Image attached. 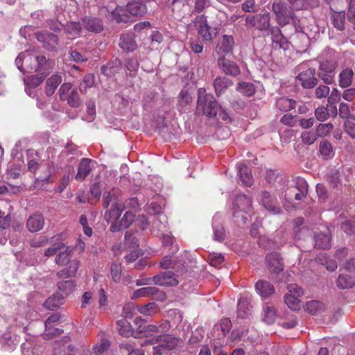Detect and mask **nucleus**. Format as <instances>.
I'll return each instance as SVG.
<instances>
[{
  "label": "nucleus",
  "mask_w": 355,
  "mask_h": 355,
  "mask_svg": "<svg viewBox=\"0 0 355 355\" xmlns=\"http://www.w3.org/2000/svg\"><path fill=\"white\" fill-rule=\"evenodd\" d=\"M68 104L73 107H78L80 105V100L76 89H73L69 95L66 97Z\"/></svg>",
  "instance_id": "obj_53"
},
{
  "label": "nucleus",
  "mask_w": 355,
  "mask_h": 355,
  "mask_svg": "<svg viewBox=\"0 0 355 355\" xmlns=\"http://www.w3.org/2000/svg\"><path fill=\"white\" fill-rule=\"evenodd\" d=\"M135 324L137 325L135 331V338H150L156 336L157 334H164L169 331L171 327V322L167 320H162L158 324H144L142 320L140 318H137L135 320Z\"/></svg>",
  "instance_id": "obj_1"
},
{
  "label": "nucleus",
  "mask_w": 355,
  "mask_h": 355,
  "mask_svg": "<svg viewBox=\"0 0 355 355\" xmlns=\"http://www.w3.org/2000/svg\"><path fill=\"white\" fill-rule=\"evenodd\" d=\"M194 26L199 35L206 41L212 40L211 27L209 26L207 17L205 15H198L194 19Z\"/></svg>",
  "instance_id": "obj_10"
},
{
  "label": "nucleus",
  "mask_w": 355,
  "mask_h": 355,
  "mask_svg": "<svg viewBox=\"0 0 355 355\" xmlns=\"http://www.w3.org/2000/svg\"><path fill=\"white\" fill-rule=\"evenodd\" d=\"M272 10L275 15L277 23L284 26L288 24L293 17V12L290 10L284 1L275 0L272 3Z\"/></svg>",
  "instance_id": "obj_6"
},
{
  "label": "nucleus",
  "mask_w": 355,
  "mask_h": 355,
  "mask_svg": "<svg viewBox=\"0 0 355 355\" xmlns=\"http://www.w3.org/2000/svg\"><path fill=\"white\" fill-rule=\"evenodd\" d=\"M326 309V305L317 300L308 302L306 304V311L312 315H318L324 312Z\"/></svg>",
  "instance_id": "obj_37"
},
{
  "label": "nucleus",
  "mask_w": 355,
  "mask_h": 355,
  "mask_svg": "<svg viewBox=\"0 0 355 355\" xmlns=\"http://www.w3.org/2000/svg\"><path fill=\"white\" fill-rule=\"evenodd\" d=\"M38 41L43 43V47L49 51H56L58 46V37L53 33H40L37 34Z\"/></svg>",
  "instance_id": "obj_16"
},
{
  "label": "nucleus",
  "mask_w": 355,
  "mask_h": 355,
  "mask_svg": "<svg viewBox=\"0 0 355 355\" xmlns=\"http://www.w3.org/2000/svg\"><path fill=\"white\" fill-rule=\"evenodd\" d=\"M252 208V200L246 195H238L233 202L232 210L233 216L239 217L240 211L250 212Z\"/></svg>",
  "instance_id": "obj_8"
},
{
  "label": "nucleus",
  "mask_w": 355,
  "mask_h": 355,
  "mask_svg": "<svg viewBox=\"0 0 355 355\" xmlns=\"http://www.w3.org/2000/svg\"><path fill=\"white\" fill-rule=\"evenodd\" d=\"M151 295H157L156 299L161 301H163L166 298L165 293L160 291L157 287L148 286L136 290L133 293L131 299L136 300L140 297H147Z\"/></svg>",
  "instance_id": "obj_12"
},
{
  "label": "nucleus",
  "mask_w": 355,
  "mask_h": 355,
  "mask_svg": "<svg viewBox=\"0 0 355 355\" xmlns=\"http://www.w3.org/2000/svg\"><path fill=\"white\" fill-rule=\"evenodd\" d=\"M31 59L32 57L28 51L19 53L15 60L17 68L22 72H30V70H27V67H30L29 62Z\"/></svg>",
  "instance_id": "obj_30"
},
{
  "label": "nucleus",
  "mask_w": 355,
  "mask_h": 355,
  "mask_svg": "<svg viewBox=\"0 0 355 355\" xmlns=\"http://www.w3.org/2000/svg\"><path fill=\"white\" fill-rule=\"evenodd\" d=\"M193 13H201L211 5V0H193Z\"/></svg>",
  "instance_id": "obj_52"
},
{
  "label": "nucleus",
  "mask_w": 355,
  "mask_h": 355,
  "mask_svg": "<svg viewBox=\"0 0 355 355\" xmlns=\"http://www.w3.org/2000/svg\"><path fill=\"white\" fill-rule=\"evenodd\" d=\"M234 44V40L232 35H224L219 40L216 46V53L220 56H225L232 53Z\"/></svg>",
  "instance_id": "obj_14"
},
{
  "label": "nucleus",
  "mask_w": 355,
  "mask_h": 355,
  "mask_svg": "<svg viewBox=\"0 0 355 355\" xmlns=\"http://www.w3.org/2000/svg\"><path fill=\"white\" fill-rule=\"evenodd\" d=\"M318 138L316 132L311 131H304L301 134V139L304 144L306 145L313 144Z\"/></svg>",
  "instance_id": "obj_49"
},
{
  "label": "nucleus",
  "mask_w": 355,
  "mask_h": 355,
  "mask_svg": "<svg viewBox=\"0 0 355 355\" xmlns=\"http://www.w3.org/2000/svg\"><path fill=\"white\" fill-rule=\"evenodd\" d=\"M309 63L302 62L298 64L295 69L299 72L297 79L300 82L304 89H312L318 85V80L315 77V68L309 67Z\"/></svg>",
  "instance_id": "obj_4"
},
{
  "label": "nucleus",
  "mask_w": 355,
  "mask_h": 355,
  "mask_svg": "<svg viewBox=\"0 0 355 355\" xmlns=\"http://www.w3.org/2000/svg\"><path fill=\"white\" fill-rule=\"evenodd\" d=\"M270 14L265 11L254 15H248L245 17V26L248 28H254L261 32L269 35L270 28Z\"/></svg>",
  "instance_id": "obj_5"
},
{
  "label": "nucleus",
  "mask_w": 355,
  "mask_h": 355,
  "mask_svg": "<svg viewBox=\"0 0 355 355\" xmlns=\"http://www.w3.org/2000/svg\"><path fill=\"white\" fill-rule=\"evenodd\" d=\"M266 262L268 270L272 272L278 274L283 270L284 265L280 254L276 252L267 254Z\"/></svg>",
  "instance_id": "obj_17"
},
{
  "label": "nucleus",
  "mask_w": 355,
  "mask_h": 355,
  "mask_svg": "<svg viewBox=\"0 0 355 355\" xmlns=\"http://www.w3.org/2000/svg\"><path fill=\"white\" fill-rule=\"evenodd\" d=\"M95 83V77L92 73L85 76L83 80L80 84V91L85 93L88 88L92 87Z\"/></svg>",
  "instance_id": "obj_45"
},
{
  "label": "nucleus",
  "mask_w": 355,
  "mask_h": 355,
  "mask_svg": "<svg viewBox=\"0 0 355 355\" xmlns=\"http://www.w3.org/2000/svg\"><path fill=\"white\" fill-rule=\"evenodd\" d=\"M331 246V239L328 233L315 234V247L318 249H328Z\"/></svg>",
  "instance_id": "obj_36"
},
{
  "label": "nucleus",
  "mask_w": 355,
  "mask_h": 355,
  "mask_svg": "<svg viewBox=\"0 0 355 355\" xmlns=\"http://www.w3.org/2000/svg\"><path fill=\"white\" fill-rule=\"evenodd\" d=\"M138 311L144 315H150L155 313L157 304L155 302H150L146 305L137 306Z\"/></svg>",
  "instance_id": "obj_56"
},
{
  "label": "nucleus",
  "mask_w": 355,
  "mask_h": 355,
  "mask_svg": "<svg viewBox=\"0 0 355 355\" xmlns=\"http://www.w3.org/2000/svg\"><path fill=\"white\" fill-rule=\"evenodd\" d=\"M237 313L241 318H245L250 314V305L246 299L239 300Z\"/></svg>",
  "instance_id": "obj_42"
},
{
  "label": "nucleus",
  "mask_w": 355,
  "mask_h": 355,
  "mask_svg": "<svg viewBox=\"0 0 355 355\" xmlns=\"http://www.w3.org/2000/svg\"><path fill=\"white\" fill-rule=\"evenodd\" d=\"M231 327V320L227 318H223L219 324L215 326V327L220 329L223 336H225L230 331Z\"/></svg>",
  "instance_id": "obj_61"
},
{
  "label": "nucleus",
  "mask_w": 355,
  "mask_h": 355,
  "mask_svg": "<svg viewBox=\"0 0 355 355\" xmlns=\"http://www.w3.org/2000/svg\"><path fill=\"white\" fill-rule=\"evenodd\" d=\"M354 71L351 68L343 69L339 74V85L345 88L351 85L353 80Z\"/></svg>",
  "instance_id": "obj_35"
},
{
  "label": "nucleus",
  "mask_w": 355,
  "mask_h": 355,
  "mask_svg": "<svg viewBox=\"0 0 355 355\" xmlns=\"http://www.w3.org/2000/svg\"><path fill=\"white\" fill-rule=\"evenodd\" d=\"M349 4L347 17L349 21L355 24V0H347Z\"/></svg>",
  "instance_id": "obj_64"
},
{
  "label": "nucleus",
  "mask_w": 355,
  "mask_h": 355,
  "mask_svg": "<svg viewBox=\"0 0 355 355\" xmlns=\"http://www.w3.org/2000/svg\"><path fill=\"white\" fill-rule=\"evenodd\" d=\"M329 92L330 89L327 85H320L315 89V97L318 99L326 98L329 96Z\"/></svg>",
  "instance_id": "obj_60"
},
{
  "label": "nucleus",
  "mask_w": 355,
  "mask_h": 355,
  "mask_svg": "<svg viewBox=\"0 0 355 355\" xmlns=\"http://www.w3.org/2000/svg\"><path fill=\"white\" fill-rule=\"evenodd\" d=\"M51 239L52 246L44 251V255L48 257L55 255L58 250H60L65 245L63 242L59 241L58 237H53Z\"/></svg>",
  "instance_id": "obj_43"
},
{
  "label": "nucleus",
  "mask_w": 355,
  "mask_h": 355,
  "mask_svg": "<svg viewBox=\"0 0 355 355\" xmlns=\"http://www.w3.org/2000/svg\"><path fill=\"white\" fill-rule=\"evenodd\" d=\"M72 253L73 248L71 246L67 247L64 250H60L55 257V263L59 266L69 265L72 261L71 259Z\"/></svg>",
  "instance_id": "obj_34"
},
{
  "label": "nucleus",
  "mask_w": 355,
  "mask_h": 355,
  "mask_svg": "<svg viewBox=\"0 0 355 355\" xmlns=\"http://www.w3.org/2000/svg\"><path fill=\"white\" fill-rule=\"evenodd\" d=\"M236 90L245 96H252L255 94L254 85L248 82H240L236 86Z\"/></svg>",
  "instance_id": "obj_40"
},
{
  "label": "nucleus",
  "mask_w": 355,
  "mask_h": 355,
  "mask_svg": "<svg viewBox=\"0 0 355 355\" xmlns=\"http://www.w3.org/2000/svg\"><path fill=\"white\" fill-rule=\"evenodd\" d=\"M257 293L263 298H267L275 293V288L269 282L259 280L255 285Z\"/></svg>",
  "instance_id": "obj_26"
},
{
  "label": "nucleus",
  "mask_w": 355,
  "mask_h": 355,
  "mask_svg": "<svg viewBox=\"0 0 355 355\" xmlns=\"http://www.w3.org/2000/svg\"><path fill=\"white\" fill-rule=\"evenodd\" d=\"M180 339L171 335L159 334L156 336L153 337L150 340H146L145 344H150L153 345L155 343H160L162 347L166 349L167 351H171L174 349L179 344Z\"/></svg>",
  "instance_id": "obj_7"
},
{
  "label": "nucleus",
  "mask_w": 355,
  "mask_h": 355,
  "mask_svg": "<svg viewBox=\"0 0 355 355\" xmlns=\"http://www.w3.org/2000/svg\"><path fill=\"white\" fill-rule=\"evenodd\" d=\"M62 81V78L59 74H53L50 78H49L46 82V94L49 96H52Z\"/></svg>",
  "instance_id": "obj_29"
},
{
  "label": "nucleus",
  "mask_w": 355,
  "mask_h": 355,
  "mask_svg": "<svg viewBox=\"0 0 355 355\" xmlns=\"http://www.w3.org/2000/svg\"><path fill=\"white\" fill-rule=\"evenodd\" d=\"M79 265L80 261L78 260L73 259L70 261L67 268H64L57 272V277L60 279L74 277L78 272Z\"/></svg>",
  "instance_id": "obj_20"
},
{
  "label": "nucleus",
  "mask_w": 355,
  "mask_h": 355,
  "mask_svg": "<svg viewBox=\"0 0 355 355\" xmlns=\"http://www.w3.org/2000/svg\"><path fill=\"white\" fill-rule=\"evenodd\" d=\"M116 325L118 327V330L119 334L123 336H135V331L132 330V327L130 323L126 319L119 320L116 322Z\"/></svg>",
  "instance_id": "obj_38"
},
{
  "label": "nucleus",
  "mask_w": 355,
  "mask_h": 355,
  "mask_svg": "<svg viewBox=\"0 0 355 355\" xmlns=\"http://www.w3.org/2000/svg\"><path fill=\"white\" fill-rule=\"evenodd\" d=\"M84 28L90 32L101 33L103 30V26L101 19L95 17H85L83 20Z\"/></svg>",
  "instance_id": "obj_25"
},
{
  "label": "nucleus",
  "mask_w": 355,
  "mask_h": 355,
  "mask_svg": "<svg viewBox=\"0 0 355 355\" xmlns=\"http://www.w3.org/2000/svg\"><path fill=\"white\" fill-rule=\"evenodd\" d=\"M295 101L286 97L279 98L276 101L277 107L282 112H287L295 108Z\"/></svg>",
  "instance_id": "obj_39"
},
{
  "label": "nucleus",
  "mask_w": 355,
  "mask_h": 355,
  "mask_svg": "<svg viewBox=\"0 0 355 355\" xmlns=\"http://www.w3.org/2000/svg\"><path fill=\"white\" fill-rule=\"evenodd\" d=\"M238 168L242 183L248 187H251L254 182L251 169L245 165L238 166Z\"/></svg>",
  "instance_id": "obj_32"
},
{
  "label": "nucleus",
  "mask_w": 355,
  "mask_h": 355,
  "mask_svg": "<svg viewBox=\"0 0 355 355\" xmlns=\"http://www.w3.org/2000/svg\"><path fill=\"white\" fill-rule=\"evenodd\" d=\"M334 125L331 123H320L315 132L318 137L327 135L333 129Z\"/></svg>",
  "instance_id": "obj_55"
},
{
  "label": "nucleus",
  "mask_w": 355,
  "mask_h": 355,
  "mask_svg": "<svg viewBox=\"0 0 355 355\" xmlns=\"http://www.w3.org/2000/svg\"><path fill=\"white\" fill-rule=\"evenodd\" d=\"M120 352L122 355H144V351L137 347L135 343L128 341L121 344Z\"/></svg>",
  "instance_id": "obj_27"
},
{
  "label": "nucleus",
  "mask_w": 355,
  "mask_h": 355,
  "mask_svg": "<svg viewBox=\"0 0 355 355\" xmlns=\"http://www.w3.org/2000/svg\"><path fill=\"white\" fill-rule=\"evenodd\" d=\"M341 230L348 235L355 234V220H347L340 225Z\"/></svg>",
  "instance_id": "obj_58"
},
{
  "label": "nucleus",
  "mask_w": 355,
  "mask_h": 355,
  "mask_svg": "<svg viewBox=\"0 0 355 355\" xmlns=\"http://www.w3.org/2000/svg\"><path fill=\"white\" fill-rule=\"evenodd\" d=\"M336 285L341 289H345L352 287L354 285L351 277L348 275H340L336 280Z\"/></svg>",
  "instance_id": "obj_47"
},
{
  "label": "nucleus",
  "mask_w": 355,
  "mask_h": 355,
  "mask_svg": "<svg viewBox=\"0 0 355 355\" xmlns=\"http://www.w3.org/2000/svg\"><path fill=\"white\" fill-rule=\"evenodd\" d=\"M64 32L68 39L73 40L78 37L82 30V26L79 22H71L63 26Z\"/></svg>",
  "instance_id": "obj_33"
},
{
  "label": "nucleus",
  "mask_w": 355,
  "mask_h": 355,
  "mask_svg": "<svg viewBox=\"0 0 355 355\" xmlns=\"http://www.w3.org/2000/svg\"><path fill=\"white\" fill-rule=\"evenodd\" d=\"M300 297L291 296V294H286L284 296V301L289 309L296 311L300 308Z\"/></svg>",
  "instance_id": "obj_46"
},
{
  "label": "nucleus",
  "mask_w": 355,
  "mask_h": 355,
  "mask_svg": "<svg viewBox=\"0 0 355 355\" xmlns=\"http://www.w3.org/2000/svg\"><path fill=\"white\" fill-rule=\"evenodd\" d=\"M331 22L335 28L342 31L345 28V13L342 12H334L331 17Z\"/></svg>",
  "instance_id": "obj_41"
},
{
  "label": "nucleus",
  "mask_w": 355,
  "mask_h": 355,
  "mask_svg": "<svg viewBox=\"0 0 355 355\" xmlns=\"http://www.w3.org/2000/svg\"><path fill=\"white\" fill-rule=\"evenodd\" d=\"M121 271H122V270H121V263H119L116 261H114L112 263L111 266H110V272H111V275H112V279L115 282H118L120 281L121 276Z\"/></svg>",
  "instance_id": "obj_51"
},
{
  "label": "nucleus",
  "mask_w": 355,
  "mask_h": 355,
  "mask_svg": "<svg viewBox=\"0 0 355 355\" xmlns=\"http://www.w3.org/2000/svg\"><path fill=\"white\" fill-rule=\"evenodd\" d=\"M217 64L220 69L227 76L236 77L241 73L239 66L234 61L220 56L217 60Z\"/></svg>",
  "instance_id": "obj_9"
},
{
  "label": "nucleus",
  "mask_w": 355,
  "mask_h": 355,
  "mask_svg": "<svg viewBox=\"0 0 355 355\" xmlns=\"http://www.w3.org/2000/svg\"><path fill=\"white\" fill-rule=\"evenodd\" d=\"M269 34L271 35L272 46L275 49H283L285 51L289 48V42L284 36L279 27H272Z\"/></svg>",
  "instance_id": "obj_13"
},
{
  "label": "nucleus",
  "mask_w": 355,
  "mask_h": 355,
  "mask_svg": "<svg viewBox=\"0 0 355 355\" xmlns=\"http://www.w3.org/2000/svg\"><path fill=\"white\" fill-rule=\"evenodd\" d=\"M288 293L291 294V296L300 297L303 295L304 292L301 287L296 284H290L287 286Z\"/></svg>",
  "instance_id": "obj_63"
},
{
  "label": "nucleus",
  "mask_w": 355,
  "mask_h": 355,
  "mask_svg": "<svg viewBox=\"0 0 355 355\" xmlns=\"http://www.w3.org/2000/svg\"><path fill=\"white\" fill-rule=\"evenodd\" d=\"M45 79L43 73L29 76L26 80V84L31 87H36L40 85Z\"/></svg>",
  "instance_id": "obj_54"
},
{
  "label": "nucleus",
  "mask_w": 355,
  "mask_h": 355,
  "mask_svg": "<svg viewBox=\"0 0 355 355\" xmlns=\"http://www.w3.org/2000/svg\"><path fill=\"white\" fill-rule=\"evenodd\" d=\"M232 85V80L224 76L217 77L214 81L215 92L218 96L223 94Z\"/></svg>",
  "instance_id": "obj_28"
},
{
  "label": "nucleus",
  "mask_w": 355,
  "mask_h": 355,
  "mask_svg": "<svg viewBox=\"0 0 355 355\" xmlns=\"http://www.w3.org/2000/svg\"><path fill=\"white\" fill-rule=\"evenodd\" d=\"M320 152L324 157H328L333 153L331 144L327 141H322L320 144Z\"/></svg>",
  "instance_id": "obj_62"
},
{
  "label": "nucleus",
  "mask_w": 355,
  "mask_h": 355,
  "mask_svg": "<svg viewBox=\"0 0 355 355\" xmlns=\"http://www.w3.org/2000/svg\"><path fill=\"white\" fill-rule=\"evenodd\" d=\"M124 209V205L122 200L116 198L110 210L105 213V217L107 220H117Z\"/></svg>",
  "instance_id": "obj_22"
},
{
  "label": "nucleus",
  "mask_w": 355,
  "mask_h": 355,
  "mask_svg": "<svg viewBox=\"0 0 355 355\" xmlns=\"http://www.w3.org/2000/svg\"><path fill=\"white\" fill-rule=\"evenodd\" d=\"M121 67V62L120 60L116 58L102 66L101 71L102 74L107 77H112L119 71Z\"/></svg>",
  "instance_id": "obj_24"
},
{
  "label": "nucleus",
  "mask_w": 355,
  "mask_h": 355,
  "mask_svg": "<svg viewBox=\"0 0 355 355\" xmlns=\"http://www.w3.org/2000/svg\"><path fill=\"white\" fill-rule=\"evenodd\" d=\"M214 238L215 241H222L225 239V230L221 224L214 220L213 223Z\"/></svg>",
  "instance_id": "obj_48"
},
{
  "label": "nucleus",
  "mask_w": 355,
  "mask_h": 355,
  "mask_svg": "<svg viewBox=\"0 0 355 355\" xmlns=\"http://www.w3.org/2000/svg\"><path fill=\"white\" fill-rule=\"evenodd\" d=\"M76 285V282L72 279L60 281L58 283V288L63 295H68L74 290Z\"/></svg>",
  "instance_id": "obj_44"
},
{
  "label": "nucleus",
  "mask_w": 355,
  "mask_h": 355,
  "mask_svg": "<svg viewBox=\"0 0 355 355\" xmlns=\"http://www.w3.org/2000/svg\"><path fill=\"white\" fill-rule=\"evenodd\" d=\"M134 219L135 215L133 213L130 211H126L119 221L121 227H123L124 229L128 228L134 221Z\"/></svg>",
  "instance_id": "obj_59"
},
{
  "label": "nucleus",
  "mask_w": 355,
  "mask_h": 355,
  "mask_svg": "<svg viewBox=\"0 0 355 355\" xmlns=\"http://www.w3.org/2000/svg\"><path fill=\"white\" fill-rule=\"evenodd\" d=\"M119 45L125 52L128 53L135 51L137 47L135 34L133 33H127L121 35Z\"/></svg>",
  "instance_id": "obj_18"
},
{
  "label": "nucleus",
  "mask_w": 355,
  "mask_h": 355,
  "mask_svg": "<svg viewBox=\"0 0 355 355\" xmlns=\"http://www.w3.org/2000/svg\"><path fill=\"white\" fill-rule=\"evenodd\" d=\"M261 202L262 205L272 214L280 212V207L277 205V200L275 196L271 195L269 192L263 191L261 195Z\"/></svg>",
  "instance_id": "obj_15"
},
{
  "label": "nucleus",
  "mask_w": 355,
  "mask_h": 355,
  "mask_svg": "<svg viewBox=\"0 0 355 355\" xmlns=\"http://www.w3.org/2000/svg\"><path fill=\"white\" fill-rule=\"evenodd\" d=\"M318 77L326 84L330 85L334 80V71L338 67L337 55L329 51L324 58L319 61Z\"/></svg>",
  "instance_id": "obj_2"
},
{
  "label": "nucleus",
  "mask_w": 355,
  "mask_h": 355,
  "mask_svg": "<svg viewBox=\"0 0 355 355\" xmlns=\"http://www.w3.org/2000/svg\"><path fill=\"white\" fill-rule=\"evenodd\" d=\"M44 225V219L42 214H34L30 216L26 221V226L31 232H36L42 229Z\"/></svg>",
  "instance_id": "obj_19"
},
{
  "label": "nucleus",
  "mask_w": 355,
  "mask_h": 355,
  "mask_svg": "<svg viewBox=\"0 0 355 355\" xmlns=\"http://www.w3.org/2000/svg\"><path fill=\"white\" fill-rule=\"evenodd\" d=\"M34 64H30L27 67V70L31 71H42L46 70L52 67L53 62L51 60L46 59L45 56L39 55L33 59Z\"/></svg>",
  "instance_id": "obj_21"
},
{
  "label": "nucleus",
  "mask_w": 355,
  "mask_h": 355,
  "mask_svg": "<svg viewBox=\"0 0 355 355\" xmlns=\"http://www.w3.org/2000/svg\"><path fill=\"white\" fill-rule=\"evenodd\" d=\"M191 101L192 98L187 91H181L178 101L179 106L181 107V109L187 107L191 103Z\"/></svg>",
  "instance_id": "obj_57"
},
{
  "label": "nucleus",
  "mask_w": 355,
  "mask_h": 355,
  "mask_svg": "<svg viewBox=\"0 0 355 355\" xmlns=\"http://www.w3.org/2000/svg\"><path fill=\"white\" fill-rule=\"evenodd\" d=\"M276 319V310L273 306H266L263 311V320L267 324H272Z\"/></svg>",
  "instance_id": "obj_50"
},
{
  "label": "nucleus",
  "mask_w": 355,
  "mask_h": 355,
  "mask_svg": "<svg viewBox=\"0 0 355 355\" xmlns=\"http://www.w3.org/2000/svg\"><path fill=\"white\" fill-rule=\"evenodd\" d=\"M179 281L171 271L161 272L154 276V284L159 286H175Z\"/></svg>",
  "instance_id": "obj_11"
},
{
  "label": "nucleus",
  "mask_w": 355,
  "mask_h": 355,
  "mask_svg": "<svg viewBox=\"0 0 355 355\" xmlns=\"http://www.w3.org/2000/svg\"><path fill=\"white\" fill-rule=\"evenodd\" d=\"M197 110L209 117L215 116L220 106L216 101L214 96L211 94H207L204 88L198 90Z\"/></svg>",
  "instance_id": "obj_3"
},
{
  "label": "nucleus",
  "mask_w": 355,
  "mask_h": 355,
  "mask_svg": "<svg viewBox=\"0 0 355 355\" xmlns=\"http://www.w3.org/2000/svg\"><path fill=\"white\" fill-rule=\"evenodd\" d=\"M126 10L132 16H142L146 12L147 8L144 3L134 1L128 3Z\"/></svg>",
  "instance_id": "obj_31"
},
{
  "label": "nucleus",
  "mask_w": 355,
  "mask_h": 355,
  "mask_svg": "<svg viewBox=\"0 0 355 355\" xmlns=\"http://www.w3.org/2000/svg\"><path fill=\"white\" fill-rule=\"evenodd\" d=\"M92 159L83 158L81 159L78 167L76 180L78 182L83 181L92 171Z\"/></svg>",
  "instance_id": "obj_23"
}]
</instances>
